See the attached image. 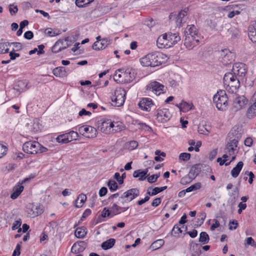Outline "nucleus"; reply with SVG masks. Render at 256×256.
I'll return each mask as SVG.
<instances>
[{
	"mask_svg": "<svg viewBox=\"0 0 256 256\" xmlns=\"http://www.w3.org/2000/svg\"><path fill=\"white\" fill-rule=\"evenodd\" d=\"M164 36H159L156 40V44L159 48H162L166 47H170V44H168V40H163Z\"/></svg>",
	"mask_w": 256,
	"mask_h": 256,
	"instance_id": "nucleus-33",
	"label": "nucleus"
},
{
	"mask_svg": "<svg viewBox=\"0 0 256 256\" xmlns=\"http://www.w3.org/2000/svg\"><path fill=\"white\" fill-rule=\"evenodd\" d=\"M238 140L234 138L228 142L225 148V152H228L230 156L234 154L236 148L238 146Z\"/></svg>",
	"mask_w": 256,
	"mask_h": 256,
	"instance_id": "nucleus-18",
	"label": "nucleus"
},
{
	"mask_svg": "<svg viewBox=\"0 0 256 256\" xmlns=\"http://www.w3.org/2000/svg\"><path fill=\"white\" fill-rule=\"evenodd\" d=\"M7 152V146L0 143V158L6 155Z\"/></svg>",
	"mask_w": 256,
	"mask_h": 256,
	"instance_id": "nucleus-54",
	"label": "nucleus"
},
{
	"mask_svg": "<svg viewBox=\"0 0 256 256\" xmlns=\"http://www.w3.org/2000/svg\"><path fill=\"white\" fill-rule=\"evenodd\" d=\"M229 196L230 198L228 200V202L230 203L231 204H234L237 200L239 195V190L238 188H234L232 192L229 193Z\"/></svg>",
	"mask_w": 256,
	"mask_h": 256,
	"instance_id": "nucleus-30",
	"label": "nucleus"
},
{
	"mask_svg": "<svg viewBox=\"0 0 256 256\" xmlns=\"http://www.w3.org/2000/svg\"><path fill=\"white\" fill-rule=\"evenodd\" d=\"M86 233V230L84 227H79L76 228L74 232L76 236L80 238H84Z\"/></svg>",
	"mask_w": 256,
	"mask_h": 256,
	"instance_id": "nucleus-35",
	"label": "nucleus"
},
{
	"mask_svg": "<svg viewBox=\"0 0 256 256\" xmlns=\"http://www.w3.org/2000/svg\"><path fill=\"white\" fill-rule=\"evenodd\" d=\"M94 0H76V4L79 8H82L86 6Z\"/></svg>",
	"mask_w": 256,
	"mask_h": 256,
	"instance_id": "nucleus-44",
	"label": "nucleus"
},
{
	"mask_svg": "<svg viewBox=\"0 0 256 256\" xmlns=\"http://www.w3.org/2000/svg\"><path fill=\"white\" fill-rule=\"evenodd\" d=\"M27 216L30 218H35L42 212V210L40 205L30 204L26 207Z\"/></svg>",
	"mask_w": 256,
	"mask_h": 256,
	"instance_id": "nucleus-15",
	"label": "nucleus"
},
{
	"mask_svg": "<svg viewBox=\"0 0 256 256\" xmlns=\"http://www.w3.org/2000/svg\"><path fill=\"white\" fill-rule=\"evenodd\" d=\"M228 98L224 90L218 91L213 97V102L219 110H226L228 106Z\"/></svg>",
	"mask_w": 256,
	"mask_h": 256,
	"instance_id": "nucleus-2",
	"label": "nucleus"
},
{
	"mask_svg": "<svg viewBox=\"0 0 256 256\" xmlns=\"http://www.w3.org/2000/svg\"><path fill=\"white\" fill-rule=\"evenodd\" d=\"M202 166L200 164H196L192 166L188 174L194 179L202 170Z\"/></svg>",
	"mask_w": 256,
	"mask_h": 256,
	"instance_id": "nucleus-26",
	"label": "nucleus"
},
{
	"mask_svg": "<svg viewBox=\"0 0 256 256\" xmlns=\"http://www.w3.org/2000/svg\"><path fill=\"white\" fill-rule=\"evenodd\" d=\"M139 194L140 191L138 189L131 188L124 192L120 197L128 203L138 196Z\"/></svg>",
	"mask_w": 256,
	"mask_h": 256,
	"instance_id": "nucleus-13",
	"label": "nucleus"
},
{
	"mask_svg": "<svg viewBox=\"0 0 256 256\" xmlns=\"http://www.w3.org/2000/svg\"><path fill=\"white\" fill-rule=\"evenodd\" d=\"M10 60H14L16 58H18L20 56V54L18 53H16L12 51L10 52Z\"/></svg>",
	"mask_w": 256,
	"mask_h": 256,
	"instance_id": "nucleus-62",
	"label": "nucleus"
},
{
	"mask_svg": "<svg viewBox=\"0 0 256 256\" xmlns=\"http://www.w3.org/2000/svg\"><path fill=\"white\" fill-rule=\"evenodd\" d=\"M194 179L192 178V177L188 174L182 178L180 180V183L184 185L186 184L190 183Z\"/></svg>",
	"mask_w": 256,
	"mask_h": 256,
	"instance_id": "nucleus-50",
	"label": "nucleus"
},
{
	"mask_svg": "<svg viewBox=\"0 0 256 256\" xmlns=\"http://www.w3.org/2000/svg\"><path fill=\"white\" fill-rule=\"evenodd\" d=\"M172 114L168 109H158L156 111V119L160 122L164 123L167 122L170 120Z\"/></svg>",
	"mask_w": 256,
	"mask_h": 256,
	"instance_id": "nucleus-12",
	"label": "nucleus"
},
{
	"mask_svg": "<svg viewBox=\"0 0 256 256\" xmlns=\"http://www.w3.org/2000/svg\"><path fill=\"white\" fill-rule=\"evenodd\" d=\"M126 92L124 89H116L112 98V100L116 106H120L124 104L126 99Z\"/></svg>",
	"mask_w": 256,
	"mask_h": 256,
	"instance_id": "nucleus-4",
	"label": "nucleus"
},
{
	"mask_svg": "<svg viewBox=\"0 0 256 256\" xmlns=\"http://www.w3.org/2000/svg\"><path fill=\"white\" fill-rule=\"evenodd\" d=\"M34 36L32 31H27L24 34V38L27 40H31Z\"/></svg>",
	"mask_w": 256,
	"mask_h": 256,
	"instance_id": "nucleus-61",
	"label": "nucleus"
},
{
	"mask_svg": "<svg viewBox=\"0 0 256 256\" xmlns=\"http://www.w3.org/2000/svg\"><path fill=\"white\" fill-rule=\"evenodd\" d=\"M150 188H148L147 190V194L149 196H153L157 194H158L162 192L163 190H166L167 188V186H164L160 188L156 187L152 190V192H150L149 190L150 189Z\"/></svg>",
	"mask_w": 256,
	"mask_h": 256,
	"instance_id": "nucleus-38",
	"label": "nucleus"
},
{
	"mask_svg": "<svg viewBox=\"0 0 256 256\" xmlns=\"http://www.w3.org/2000/svg\"><path fill=\"white\" fill-rule=\"evenodd\" d=\"M24 190V186L21 184H18L13 188V192L10 195V198L16 199Z\"/></svg>",
	"mask_w": 256,
	"mask_h": 256,
	"instance_id": "nucleus-28",
	"label": "nucleus"
},
{
	"mask_svg": "<svg viewBox=\"0 0 256 256\" xmlns=\"http://www.w3.org/2000/svg\"><path fill=\"white\" fill-rule=\"evenodd\" d=\"M246 245L247 244L256 248V242H254V240L252 237H248L246 238Z\"/></svg>",
	"mask_w": 256,
	"mask_h": 256,
	"instance_id": "nucleus-58",
	"label": "nucleus"
},
{
	"mask_svg": "<svg viewBox=\"0 0 256 256\" xmlns=\"http://www.w3.org/2000/svg\"><path fill=\"white\" fill-rule=\"evenodd\" d=\"M176 106L184 112H186L194 108V106L192 102H187L182 100L179 104Z\"/></svg>",
	"mask_w": 256,
	"mask_h": 256,
	"instance_id": "nucleus-25",
	"label": "nucleus"
},
{
	"mask_svg": "<svg viewBox=\"0 0 256 256\" xmlns=\"http://www.w3.org/2000/svg\"><path fill=\"white\" fill-rule=\"evenodd\" d=\"M67 135L68 136V140H70V142L72 140H76L78 137V133L73 130L68 132Z\"/></svg>",
	"mask_w": 256,
	"mask_h": 256,
	"instance_id": "nucleus-48",
	"label": "nucleus"
},
{
	"mask_svg": "<svg viewBox=\"0 0 256 256\" xmlns=\"http://www.w3.org/2000/svg\"><path fill=\"white\" fill-rule=\"evenodd\" d=\"M65 73V68L63 66L56 68L52 70V74L56 77H62Z\"/></svg>",
	"mask_w": 256,
	"mask_h": 256,
	"instance_id": "nucleus-36",
	"label": "nucleus"
},
{
	"mask_svg": "<svg viewBox=\"0 0 256 256\" xmlns=\"http://www.w3.org/2000/svg\"><path fill=\"white\" fill-rule=\"evenodd\" d=\"M10 46H13L14 48L12 50V51H19L21 50L22 48V44L20 42H9Z\"/></svg>",
	"mask_w": 256,
	"mask_h": 256,
	"instance_id": "nucleus-52",
	"label": "nucleus"
},
{
	"mask_svg": "<svg viewBox=\"0 0 256 256\" xmlns=\"http://www.w3.org/2000/svg\"><path fill=\"white\" fill-rule=\"evenodd\" d=\"M210 238L208 234L204 232H201L200 234L199 242L203 244H208L209 242Z\"/></svg>",
	"mask_w": 256,
	"mask_h": 256,
	"instance_id": "nucleus-40",
	"label": "nucleus"
},
{
	"mask_svg": "<svg viewBox=\"0 0 256 256\" xmlns=\"http://www.w3.org/2000/svg\"><path fill=\"white\" fill-rule=\"evenodd\" d=\"M112 213L111 212H110L108 209H107L106 208H104L102 211V212L101 215L98 217V221L99 222H101L102 220H100L101 218H106V216H110V217H112L114 216L112 215Z\"/></svg>",
	"mask_w": 256,
	"mask_h": 256,
	"instance_id": "nucleus-42",
	"label": "nucleus"
},
{
	"mask_svg": "<svg viewBox=\"0 0 256 256\" xmlns=\"http://www.w3.org/2000/svg\"><path fill=\"white\" fill-rule=\"evenodd\" d=\"M190 158V154L187 152L181 153L179 156V158L183 161H188Z\"/></svg>",
	"mask_w": 256,
	"mask_h": 256,
	"instance_id": "nucleus-56",
	"label": "nucleus"
},
{
	"mask_svg": "<svg viewBox=\"0 0 256 256\" xmlns=\"http://www.w3.org/2000/svg\"><path fill=\"white\" fill-rule=\"evenodd\" d=\"M200 39V36H185L184 45L188 50H192L199 44Z\"/></svg>",
	"mask_w": 256,
	"mask_h": 256,
	"instance_id": "nucleus-14",
	"label": "nucleus"
},
{
	"mask_svg": "<svg viewBox=\"0 0 256 256\" xmlns=\"http://www.w3.org/2000/svg\"><path fill=\"white\" fill-rule=\"evenodd\" d=\"M108 192L107 188L106 187H102L99 190V196L100 197L104 196Z\"/></svg>",
	"mask_w": 256,
	"mask_h": 256,
	"instance_id": "nucleus-64",
	"label": "nucleus"
},
{
	"mask_svg": "<svg viewBox=\"0 0 256 256\" xmlns=\"http://www.w3.org/2000/svg\"><path fill=\"white\" fill-rule=\"evenodd\" d=\"M86 200V194H79L78 197L76 202V208H81L82 206V204L84 203V202Z\"/></svg>",
	"mask_w": 256,
	"mask_h": 256,
	"instance_id": "nucleus-37",
	"label": "nucleus"
},
{
	"mask_svg": "<svg viewBox=\"0 0 256 256\" xmlns=\"http://www.w3.org/2000/svg\"><path fill=\"white\" fill-rule=\"evenodd\" d=\"M31 131L33 132H36L40 130V126L38 122L36 121L34 122L31 126Z\"/></svg>",
	"mask_w": 256,
	"mask_h": 256,
	"instance_id": "nucleus-55",
	"label": "nucleus"
},
{
	"mask_svg": "<svg viewBox=\"0 0 256 256\" xmlns=\"http://www.w3.org/2000/svg\"><path fill=\"white\" fill-rule=\"evenodd\" d=\"M232 71L233 74L236 75L240 80L244 78L246 72L245 64L241 62L235 63Z\"/></svg>",
	"mask_w": 256,
	"mask_h": 256,
	"instance_id": "nucleus-10",
	"label": "nucleus"
},
{
	"mask_svg": "<svg viewBox=\"0 0 256 256\" xmlns=\"http://www.w3.org/2000/svg\"><path fill=\"white\" fill-rule=\"evenodd\" d=\"M17 86L18 87L17 88L18 90L22 92L26 89L27 83L22 80L18 81L16 85V86Z\"/></svg>",
	"mask_w": 256,
	"mask_h": 256,
	"instance_id": "nucleus-46",
	"label": "nucleus"
},
{
	"mask_svg": "<svg viewBox=\"0 0 256 256\" xmlns=\"http://www.w3.org/2000/svg\"><path fill=\"white\" fill-rule=\"evenodd\" d=\"M115 242L116 240L114 238H110L103 242L101 244V247L104 250L110 249L114 246Z\"/></svg>",
	"mask_w": 256,
	"mask_h": 256,
	"instance_id": "nucleus-32",
	"label": "nucleus"
},
{
	"mask_svg": "<svg viewBox=\"0 0 256 256\" xmlns=\"http://www.w3.org/2000/svg\"><path fill=\"white\" fill-rule=\"evenodd\" d=\"M63 43L62 40H58L57 41L54 45L52 47V52L54 53H58L62 50L65 49L67 46H68V45L66 46H60V44H62Z\"/></svg>",
	"mask_w": 256,
	"mask_h": 256,
	"instance_id": "nucleus-34",
	"label": "nucleus"
},
{
	"mask_svg": "<svg viewBox=\"0 0 256 256\" xmlns=\"http://www.w3.org/2000/svg\"><path fill=\"white\" fill-rule=\"evenodd\" d=\"M80 134L88 138H94L96 136L98 132L96 128L90 126H82L78 128Z\"/></svg>",
	"mask_w": 256,
	"mask_h": 256,
	"instance_id": "nucleus-9",
	"label": "nucleus"
},
{
	"mask_svg": "<svg viewBox=\"0 0 256 256\" xmlns=\"http://www.w3.org/2000/svg\"><path fill=\"white\" fill-rule=\"evenodd\" d=\"M127 148L130 150H133L138 146V142L136 140H132L127 144Z\"/></svg>",
	"mask_w": 256,
	"mask_h": 256,
	"instance_id": "nucleus-53",
	"label": "nucleus"
},
{
	"mask_svg": "<svg viewBox=\"0 0 256 256\" xmlns=\"http://www.w3.org/2000/svg\"><path fill=\"white\" fill-rule=\"evenodd\" d=\"M235 80H238L236 75L233 74V72H228L224 76L223 80L224 84H230V82L234 81Z\"/></svg>",
	"mask_w": 256,
	"mask_h": 256,
	"instance_id": "nucleus-27",
	"label": "nucleus"
},
{
	"mask_svg": "<svg viewBox=\"0 0 256 256\" xmlns=\"http://www.w3.org/2000/svg\"><path fill=\"white\" fill-rule=\"evenodd\" d=\"M168 44H170V47L176 44L180 40V37L179 36V34L178 32H168Z\"/></svg>",
	"mask_w": 256,
	"mask_h": 256,
	"instance_id": "nucleus-23",
	"label": "nucleus"
},
{
	"mask_svg": "<svg viewBox=\"0 0 256 256\" xmlns=\"http://www.w3.org/2000/svg\"><path fill=\"white\" fill-rule=\"evenodd\" d=\"M20 246L19 244H18L13 252L12 256H19L20 254Z\"/></svg>",
	"mask_w": 256,
	"mask_h": 256,
	"instance_id": "nucleus-63",
	"label": "nucleus"
},
{
	"mask_svg": "<svg viewBox=\"0 0 256 256\" xmlns=\"http://www.w3.org/2000/svg\"><path fill=\"white\" fill-rule=\"evenodd\" d=\"M201 188V184L200 182H197L195 184L192 185L190 186L186 189V191L187 192H191L200 189Z\"/></svg>",
	"mask_w": 256,
	"mask_h": 256,
	"instance_id": "nucleus-49",
	"label": "nucleus"
},
{
	"mask_svg": "<svg viewBox=\"0 0 256 256\" xmlns=\"http://www.w3.org/2000/svg\"><path fill=\"white\" fill-rule=\"evenodd\" d=\"M110 43L108 38H102L101 41H96L92 45V48L96 50H99L105 48Z\"/></svg>",
	"mask_w": 256,
	"mask_h": 256,
	"instance_id": "nucleus-19",
	"label": "nucleus"
},
{
	"mask_svg": "<svg viewBox=\"0 0 256 256\" xmlns=\"http://www.w3.org/2000/svg\"><path fill=\"white\" fill-rule=\"evenodd\" d=\"M86 248V243L84 241L75 242L72 247V253L77 254L83 252Z\"/></svg>",
	"mask_w": 256,
	"mask_h": 256,
	"instance_id": "nucleus-21",
	"label": "nucleus"
},
{
	"mask_svg": "<svg viewBox=\"0 0 256 256\" xmlns=\"http://www.w3.org/2000/svg\"><path fill=\"white\" fill-rule=\"evenodd\" d=\"M191 251L192 256H200L202 253L200 246L198 244H194L191 246Z\"/></svg>",
	"mask_w": 256,
	"mask_h": 256,
	"instance_id": "nucleus-39",
	"label": "nucleus"
},
{
	"mask_svg": "<svg viewBox=\"0 0 256 256\" xmlns=\"http://www.w3.org/2000/svg\"><path fill=\"white\" fill-rule=\"evenodd\" d=\"M218 54L219 60L224 65L226 66L234 60V54L228 49L222 50Z\"/></svg>",
	"mask_w": 256,
	"mask_h": 256,
	"instance_id": "nucleus-5",
	"label": "nucleus"
},
{
	"mask_svg": "<svg viewBox=\"0 0 256 256\" xmlns=\"http://www.w3.org/2000/svg\"><path fill=\"white\" fill-rule=\"evenodd\" d=\"M244 164L242 162H239L236 166L234 167L231 170L230 174L233 178H236L239 175L242 167Z\"/></svg>",
	"mask_w": 256,
	"mask_h": 256,
	"instance_id": "nucleus-29",
	"label": "nucleus"
},
{
	"mask_svg": "<svg viewBox=\"0 0 256 256\" xmlns=\"http://www.w3.org/2000/svg\"><path fill=\"white\" fill-rule=\"evenodd\" d=\"M218 153V148L214 149L212 150L209 154V158L210 160H214Z\"/></svg>",
	"mask_w": 256,
	"mask_h": 256,
	"instance_id": "nucleus-60",
	"label": "nucleus"
},
{
	"mask_svg": "<svg viewBox=\"0 0 256 256\" xmlns=\"http://www.w3.org/2000/svg\"><path fill=\"white\" fill-rule=\"evenodd\" d=\"M138 105L142 110L150 112L152 107L154 106V103L150 98H143L140 100Z\"/></svg>",
	"mask_w": 256,
	"mask_h": 256,
	"instance_id": "nucleus-16",
	"label": "nucleus"
},
{
	"mask_svg": "<svg viewBox=\"0 0 256 256\" xmlns=\"http://www.w3.org/2000/svg\"><path fill=\"white\" fill-rule=\"evenodd\" d=\"M238 226V222L236 220H232L229 222V229L230 230H236Z\"/></svg>",
	"mask_w": 256,
	"mask_h": 256,
	"instance_id": "nucleus-59",
	"label": "nucleus"
},
{
	"mask_svg": "<svg viewBox=\"0 0 256 256\" xmlns=\"http://www.w3.org/2000/svg\"><path fill=\"white\" fill-rule=\"evenodd\" d=\"M184 32L185 36H192L195 37H196V36H200V34L198 33L197 28L194 24L188 26Z\"/></svg>",
	"mask_w": 256,
	"mask_h": 256,
	"instance_id": "nucleus-22",
	"label": "nucleus"
},
{
	"mask_svg": "<svg viewBox=\"0 0 256 256\" xmlns=\"http://www.w3.org/2000/svg\"><path fill=\"white\" fill-rule=\"evenodd\" d=\"M166 60V56L162 53L155 52L148 54L140 59L144 66L155 67L161 65Z\"/></svg>",
	"mask_w": 256,
	"mask_h": 256,
	"instance_id": "nucleus-1",
	"label": "nucleus"
},
{
	"mask_svg": "<svg viewBox=\"0 0 256 256\" xmlns=\"http://www.w3.org/2000/svg\"><path fill=\"white\" fill-rule=\"evenodd\" d=\"M240 80H235L233 82H230V84H224L228 92L231 94H236L240 88Z\"/></svg>",
	"mask_w": 256,
	"mask_h": 256,
	"instance_id": "nucleus-17",
	"label": "nucleus"
},
{
	"mask_svg": "<svg viewBox=\"0 0 256 256\" xmlns=\"http://www.w3.org/2000/svg\"><path fill=\"white\" fill-rule=\"evenodd\" d=\"M248 100L244 96H236L232 104V109L236 112L244 108L248 104Z\"/></svg>",
	"mask_w": 256,
	"mask_h": 256,
	"instance_id": "nucleus-8",
	"label": "nucleus"
},
{
	"mask_svg": "<svg viewBox=\"0 0 256 256\" xmlns=\"http://www.w3.org/2000/svg\"><path fill=\"white\" fill-rule=\"evenodd\" d=\"M114 126L112 128V132H118L120 131L122 129V126L121 124H119L118 122H113Z\"/></svg>",
	"mask_w": 256,
	"mask_h": 256,
	"instance_id": "nucleus-57",
	"label": "nucleus"
},
{
	"mask_svg": "<svg viewBox=\"0 0 256 256\" xmlns=\"http://www.w3.org/2000/svg\"><path fill=\"white\" fill-rule=\"evenodd\" d=\"M113 122L109 119H102L98 122V127L100 130L106 134L112 132Z\"/></svg>",
	"mask_w": 256,
	"mask_h": 256,
	"instance_id": "nucleus-6",
	"label": "nucleus"
},
{
	"mask_svg": "<svg viewBox=\"0 0 256 256\" xmlns=\"http://www.w3.org/2000/svg\"><path fill=\"white\" fill-rule=\"evenodd\" d=\"M128 204L126 200L119 197L117 204H113L110 208L112 215L115 216L126 211L129 208V206H126Z\"/></svg>",
	"mask_w": 256,
	"mask_h": 256,
	"instance_id": "nucleus-3",
	"label": "nucleus"
},
{
	"mask_svg": "<svg viewBox=\"0 0 256 256\" xmlns=\"http://www.w3.org/2000/svg\"><path fill=\"white\" fill-rule=\"evenodd\" d=\"M108 186L110 190L113 192L118 188L117 183L113 180H110L108 182Z\"/></svg>",
	"mask_w": 256,
	"mask_h": 256,
	"instance_id": "nucleus-43",
	"label": "nucleus"
},
{
	"mask_svg": "<svg viewBox=\"0 0 256 256\" xmlns=\"http://www.w3.org/2000/svg\"><path fill=\"white\" fill-rule=\"evenodd\" d=\"M40 148V144L36 141H28L24 142L22 146L24 152L29 154H36Z\"/></svg>",
	"mask_w": 256,
	"mask_h": 256,
	"instance_id": "nucleus-7",
	"label": "nucleus"
},
{
	"mask_svg": "<svg viewBox=\"0 0 256 256\" xmlns=\"http://www.w3.org/2000/svg\"><path fill=\"white\" fill-rule=\"evenodd\" d=\"M248 35L252 42L256 43V22L248 27Z\"/></svg>",
	"mask_w": 256,
	"mask_h": 256,
	"instance_id": "nucleus-24",
	"label": "nucleus"
},
{
	"mask_svg": "<svg viewBox=\"0 0 256 256\" xmlns=\"http://www.w3.org/2000/svg\"><path fill=\"white\" fill-rule=\"evenodd\" d=\"M124 71V68L118 69L116 71L114 76V79L116 82H117L119 83L122 82Z\"/></svg>",
	"mask_w": 256,
	"mask_h": 256,
	"instance_id": "nucleus-31",
	"label": "nucleus"
},
{
	"mask_svg": "<svg viewBox=\"0 0 256 256\" xmlns=\"http://www.w3.org/2000/svg\"><path fill=\"white\" fill-rule=\"evenodd\" d=\"M135 78V74L133 70L128 68L124 70L122 83H130Z\"/></svg>",
	"mask_w": 256,
	"mask_h": 256,
	"instance_id": "nucleus-20",
	"label": "nucleus"
},
{
	"mask_svg": "<svg viewBox=\"0 0 256 256\" xmlns=\"http://www.w3.org/2000/svg\"><path fill=\"white\" fill-rule=\"evenodd\" d=\"M164 244V241L162 240H158L152 244L151 247L156 250L160 248Z\"/></svg>",
	"mask_w": 256,
	"mask_h": 256,
	"instance_id": "nucleus-51",
	"label": "nucleus"
},
{
	"mask_svg": "<svg viewBox=\"0 0 256 256\" xmlns=\"http://www.w3.org/2000/svg\"><path fill=\"white\" fill-rule=\"evenodd\" d=\"M56 142L60 144H66L70 142L67 133L58 136L56 138Z\"/></svg>",
	"mask_w": 256,
	"mask_h": 256,
	"instance_id": "nucleus-41",
	"label": "nucleus"
},
{
	"mask_svg": "<svg viewBox=\"0 0 256 256\" xmlns=\"http://www.w3.org/2000/svg\"><path fill=\"white\" fill-rule=\"evenodd\" d=\"M10 44L8 42L0 43V54L8 53L9 51L8 46Z\"/></svg>",
	"mask_w": 256,
	"mask_h": 256,
	"instance_id": "nucleus-45",
	"label": "nucleus"
},
{
	"mask_svg": "<svg viewBox=\"0 0 256 256\" xmlns=\"http://www.w3.org/2000/svg\"><path fill=\"white\" fill-rule=\"evenodd\" d=\"M164 86L160 82L154 81L147 86L146 90L148 92H152L156 96L164 92Z\"/></svg>",
	"mask_w": 256,
	"mask_h": 256,
	"instance_id": "nucleus-11",
	"label": "nucleus"
},
{
	"mask_svg": "<svg viewBox=\"0 0 256 256\" xmlns=\"http://www.w3.org/2000/svg\"><path fill=\"white\" fill-rule=\"evenodd\" d=\"M22 220L19 218L16 220L12 224V229L14 230L18 229V232H20L22 231V228H20L22 224Z\"/></svg>",
	"mask_w": 256,
	"mask_h": 256,
	"instance_id": "nucleus-47",
	"label": "nucleus"
}]
</instances>
